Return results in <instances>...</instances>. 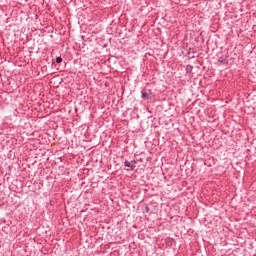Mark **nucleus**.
<instances>
[{
  "instance_id": "7ed1b4c3",
  "label": "nucleus",
  "mask_w": 256,
  "mask_h": 256,
  "mask_svg": "<svg viewBox=\"0 0 256 256\" xmlns=\"http://www.w3.org/2000/svg\"><path fill=\"white\" fill-rule=\"evenodd\" d=\"M147 94H145V93H142V97H145Z\"/></svg>"
},
{
  "instance_id": "f03ea898",
  "label": "nucleus",
  "mask_w": 256,
  "mask_h": 256,
  "mask_svg": "<svg viewBox=\"0 0 256 256\" xmlns=\"http://www.w3.org/2000/svg\"><path fill=\"white\" fill-rule=\"evenodd\" d=\"M62 62H63V58H61V57L56 58V63H62Z\"/></svg>"
},
{
  "instance_id": "f257e3e1",
  "label": "nucleus",
  "mask_w": 256,
  "mask_h": 256,
  "mask_svg": "<svg viewBox=\"0 0 256 256\" xmlns=\"http://www.w3.org/2000/svg\"><path fill=\"white\" fill-rule=\"evenodd\" d=\"M124 165H125V167H131V169H135V166H131V162H129V161H126L124 163Z\"/></svg>"
}]
</instances>
